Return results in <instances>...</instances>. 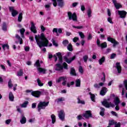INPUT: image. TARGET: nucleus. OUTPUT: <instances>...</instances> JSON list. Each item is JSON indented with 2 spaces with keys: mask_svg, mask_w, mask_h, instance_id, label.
Wrapping results in <instances>:
<instances>
[{
  "mask_svg": "<svg viewBox=\"0 0 127 127\" xmlns=\"http://www.w3.org/2000/svg\"><path fill=\"white\" fill-rule=\"evenodd\" d=\"M35 38L36 41L40 48L41 47H46L48 46V43H49V41L45 37V35L44 33H41L40 35H35Z\"/></svg>",
  "mask_w": 127,
  "mask_h": 127,
  "instance_id": "obj_1",
  "label": "nucleus"
},
{
  "mask_svg": "<svg viewBox=\"0 0 127 127\" xmlns=\"http://www.w3.org/2000/svg\"><path fill=\"white\" fill-rule=\"evenodd\" d=\"M57 56L59 58V64H57L55 65L54 69H56V71H61V70H63V66L61 65V63H62V54L60 52H59L56 54V55H54V58H55V61L56 62L57 61Z\"/></svg>",
  "mask_w": 127,
  "mask_h": 127,
  "instance_id": "obj_2",
  "label": "nucleus"
},
{
  "mask_svg": "<svg viewBox=\"0 0 127 127\" xmlns=\"http://www.w3.org/2000/svg\"><path fill=\"white\" fill-rule=\"evenodd\" d=\"M110 101V99L105 100L102 102V104L105 108H115V104Z\"/></svg>",
  "mask_w": 127,
  "mask_h": 127,
  "instance_id": "obj_3",
  "label": "nucleus"
},
{
  "mask_svg": "<svg viewBox=\"0 0 127 127\" xmlns=\"http://www.w3.org/2000/svg\"><path fill=\"white\" fill-rule=\"evenodd\" d=\"M34 66L35 67H37V70H38L39 73H43V74L45 73L46 70H45V69L44 68L40 67L41 65H40V63L39 62V60H37L36 62L34 64Z\"/></svg>",
  "mask_w": 127,
  "mask_h": 127,
  "instance_id": "obj_4",
  "label": "nucleus"
},
{
  "mask_svg": "<svg viewBox=\"0 0 127 127\" xmlns=\"http://www.w3.org/2000/svg\"><path fill=\"white\" fill-rule=\"evenodd\" d=\"M67 15L68 16V19L69 20H73V21H77V14L76 13H73L69 11L67 12Z\"/></svg>",
  "mask_w": 127,
  "mask_h": 127,
  "instance_id": "obj_5",
  "label": "nucleus"
},
{
  "mask_svg": "<svg viewBox=\"0 0 127 127\" xmlns=\"http://www.w3.org/2000/svg\"><path fill=\"white\" fill-rule=\"evenodd\" d=\"M49 102H40L38 106V111L40 112L41 109H45L46 107L48 106Z\"/></svg>",
  "mask_w": 127,
  "mask_h": 127,
  "instance_id": "obj_6",
  "label": "nucleus"
},
{
  "mask_svg": "<svg viewBox=\"0 0 127 127\" xmlns=\"http://www.w3.org/2000/svg\"><path fill=\"white\" fill-rule=\"evenodd\" d=\"M118 13L121 18H126L127 13L125 10H118Z\"/></svg>",
  "mask_w": 127,
  "mask_h": 127,
  "instance_id": "obj_7",
  "label": "nucleus"
},
{
  "mask_svg": "<svg viewBox=\"0 0 127 127\" xmlns=\"http://www.w3.org/2000/svg\"><path fill=\"white\" fill-rule=\"evenodd\" d=\"M108 41H109V42H111V43H113V47H115L119 44V42L118 41H116V40L113 38L111 37H108L107 38Z\"/></svg>",
  "mask_w": 127,
  "mask_h": 127,
  "instance_id": "obj_8",
  "label": "nucleus"
},
{
  "mask_svg": "<svg viewBox=\"0 0 127 127\" xmlns=\"http://www.w3.org/2000/svg\"><path fill=\"white\" fill-rule=\"evenodd\" d=\"M59 118L61 121H64L65 113L64 112V111L61 110L59 112Z\"/></svg>",
  "mask_w": 127,
  "mask_h": 127,
  "instance_id": "obj_9",
  "label": "nucleus"
},
{
  "mask_svg": "<svg viewBox=\"0 0 127 127\" xmlns=\"http://www.w3.org/2000/svg\"><path fill=\"white\" fill-rule=\"evenodd\" d=\"M97 44L98 46L101 47V48H106L107 46V42H105L103 43H100V39H98L97 41Z\"/></svg>",
  "mask_w": 127,
  "mask_h": 127,
  "instance_id": "obj_10",
  "label": "nucleus"
},
{
  "mask_svg": "<svg viewBox=\"0 0 127 127\" xmlns=\"http://www.w3.org/2000/svg\"><path fill=\"white\" fill-rule=\"evenodd\" d=\"M64 59L65 62H67L68 64H70V63H71V62H72V61H74V60L76 59V56H74L70 59H68L67 57H64Z\"/></svg>",
  "mask_w": 127,
  "mask_h": 127,
  "instance_id": "obj_11",
  "label": "nucleus"
},
{
  "mask_svg": "<svg viewBox=\"0 0 127 127\" xmlns=\"http://www.w3.org/2000/svg\"><path fill=\"white\" fill-rule=\"evenodd\" d=\"M9 11L11 12V14L12 16L13 17L16 16V15L18 14V12H17L16 10H15L13 7H9Z\"/></svg>",
  "mask_w": 127,
  "mask_h": 127,
  "instance_id": "obj_12",
  "label": "nucleus"
},
{
  "mask_svg": "<svg viewBox=\"0 0 127 127\" xmlns=\"http://www.w3.org/2000/svg\"><path fill=\"white\" fill-rule=\"evenodd\" d=\"M83 117L85 119H89L90 118H92V113H91V111H87L85 112V113L83 114Z\"/></svg>",
  "mask_w": 127,
  "mask_h": 127,
  "instance_id": "obj_13",
  "label": "nucleus"
},
{
  "mask_svg": "<svg viewBox=\"0 0 127 127\" xmlns=\"http://www.w3.org/2000/svg\"><path fill=\"white\" fill-rule=\"evenodd\" d=\"M31 31H32V32H33V33H37V30H36V27H35V24H34V23L33 22H31Z\"/></svg>",
  "mask_w": 127,
  "mask_h": 127,
  "instance_id": "obj_14",
  "label": "nucleus"
},
{
  "mask_svg": "<svg viewBox=\"0 0 127 127\" xmlns=\"http://www.w3.org/2000/svg\"><path fill=\"white\" fill-rule=\"evenodd\" d=\"M112 2L114 3V6L117 9H120V8L122 7V4L120 3H118L117 0H113Z\"/></svg>",
  "mask_w": 127,
  "mask_h": 127,
  "instance_id": "obj_15",
  "label": "nucleus"
},
{
  "mask_svg": "<svg viewBox=\"0 0 127 127\" xmlns=\"http://www.w3.org/2000/svg\"><path fill=\"white\" fill-rule=\"evenodd\" d=\"M31 94L34 97H36V98H39L40 95H41V92L39 91H33L31 92Z\"/></svg>",
  "mask_w": 127,
  "mask_h": 127,
  "instance_id": "obj_16",
  "label": "nucleus"
},
{
  "mask_svg": "<svg viewBox=\"0 0 127 127\" xmlns=\"http://www.w3.org/2000/svg\"><path fill=\"white\" fill-rule=\"evenodd\" d=\"M65 80H67L66 76H61L56 79V83H61L62 81H65Z\"/></svg>",
  "mask_w": 127,
  "mask_h": 127,
  "instance_id": "obj_17",
  "label": "nucleus"
},
{
  "mask_svg": "<svg viewBox=\"0 0 127 127\" xmlns=\"http://www.w3.org/2000/svg\"><path fill=\"white\" fill-rule=\"evenodd\" d=\"M107 92H108V89L105 87H103L100 91V95H101V96H105Z\"/></svg>",
  "mask_w": 127,
  "mask_h": 127,
  "instance_id": "obj_18",
  "label": "nucleus"
},
{
  "mask_svg": "<svg viewBox=\"0 0 127 127\" xmlns=\"http://www.w3.org/2000/svg\"><path fill=\"white\" fill-rule=\"evenodd\" d=\"M16 39L17 40L16 41V43H18V42H19L20 44H22V39L20 38L19 35H16Z\"/></svg>",
  "mask_w": 127,
  "mask_h": 127,
  "instance_id": "obj_19",
  "label": "nucleus"
},
{
  "mask_svg": "<svg viewBox=\"0 0 127 127\" xmlns=\"http://www.w3.org/2000/svg\"><path fill=\"white\" fill-rule=\"evenodd\" d=\"M116 68L118 73H122V66H121V64L120 63H116Z\"/></svg>",
  "mask_w": 127,
  "mask_h": 127,
  "instance_id": "obj_20",
  "label": "nucleus"
},
{
  "mask_svg": "<svg viewBox=\"0 0 127 127\" xmlns=\"http://www.w3.org/2000/svg\"><path fill=\"white\" fill-rule=\"evenodd\" d=\"M9 100L10 102H13L14 101V96L11 92H10L9 94Z\"/></svg>",
  "mask_w": 127,
  "mask_h": 127,
  "instance_id": "obj_21",
  "label": "nucleus"
},
{
  "mask_svg": "<svg viewBox=\"0 0 127 127\" xmlns=\"http://www.w3.org/2000/svg\"><path fill=\"white\" fill-rule=\"evenodd\" d=\"M21 118V119L20 122L21 124H22V125H24V124H25V123H26V118H25V117H24V115H22Z\"/></svg>",
  "mask_w": 127,
  "mask_h": 127,
  "instance_id": "obj_22",
  "label": "nucleus"
},
{
  "mask_svg": "<svg viewBox=\"0 0 127 127\" xmlns=\"http://www.w3.org/2000/svg\"><path fill=\"white\" fill-rule=\"evenodd\" d=\"M120 98L116 96L114 98V103L115 105H119L120 104Z\"/></svg>",
  "mask_w": 127,
  "mask_h": 127,
  "instance_id": "obj_23",
  "label": "nucleus"
},
{
  "mask_svg": "<svg viewBox=\"0 0 127 127\" xmlns=\"http://www.w3.org/2000/svg\"><path fill=\"white\" fill-rule=\"evenodd\" d=\"M105 57H102L99 60L98 62L99 65H102L104 62H105Z\"/></svg>",
  "mask_w": 127,
  "mask_h": 127,
  "instance_id": "obj_24",
  "label": "nucleus"
},
{
  "mask_svg": "<svg viewBox=\"0 0 127 127\" xmlns=\"http://www.w3.org/2000/svg\"><path fill=\"white\" fill-rule=\"evenodd\" d=\"M119 88H120V90H121V89H122V96H124V95H125V88H124V85L120 84Z\"/></svg>",
  "mask_w": 127,
  "mask_h": 127,
  "instance_id": "obj_25",
  "label": "nucleus"
},
{
  "mask_svg": "<svg viewBox=\"0 0 127 127\" xmlns=\"http://www.w3.org/2000/svg\"><path fill=\"white\" fill-rule=\"evenodd\" d=\"M51 118L52 119V124H55V122H56V117L54 115H52L51 116Z\"/></svg>",
  "mask_w": 127,
  "mask_h": 127,
  "instance_id": "obj_26",
  "label": "nucleus"
},
{
  "mask_svg": "<svg viewBox=\"0 0 127 127\" xmlns=\"http://www.w3.org/2000/svg\"><path fill=\"white\" fill-rule=\"evenodd\" d=\"M100 110V116H102V117H104L105 115V108L101 107Z\"/></svg>",
  "mask_w": 127,
  "mask_h": 127,
  "instance_id": "obj_27",
  "label": "nucleus"
},
{
  "mask_svg": "<svg viewBox=\"0 0 127 127\" xmlns=\"http://www.w3.org/2000/svg\"><path fill=\"white\" fill-rule=\"evenodd\" d=\"M75 86H76V87H80L81 86V80L80 79H77L76 80Z\"/></svg>",
  "mask_w": 127,
  "mask_h": 127,
  "instance_id": "obj_28",
  "label": "nucleus"
},
{
  "mask_svg": "<svg viewBox=\"0 0 127 127\" xmlns=\"http://www.w3.org/2000/svg\"><path fill=\"white\" fill-rule=\"evenodd\" d=\"M2 47L3 50H5V49H9V46H8L7 44H2Z\"/></svg>",
  "mask_w": 127,
  "mask_h": 127,
  "instance_id": "obj_29",
  "label": "nucleus"
},
{
  "mask_svg": "<svg viewBox=\"0 0 127 127\" xmlns=\"http://www.w3.org/2000/svg\"><path fill=\"white\" fill-rule=\"evenodd\" d=\"M89 95L90 96V99L92 102H95V94H92V93L89 92Z\"/></svg>",
  "mask_w": 127,
  "mask_h": 127,
  "instance_id": "obj_30",
  "label": "nucleus"
},
{
  "mask_svg": "<svg viewBox=\"0 0 127 127\" xmlns=\"http://www.w3.org/2000/svg\"><path fill=\"white\" fill-rule=\"evenodd\" d=\"M27 105H28V102L25 101L23 104H21L20 106L21 108H26V107H27Z\"/></svg>",
  "mask_w": 127,
  "mask_h": 127,
  "instance_id": "obj_31",
  "label": "nucleus"
},
{
  "mask_svg": "<svg viewBox=\"0 0 127 127\" xmlns=\"http://www.w3.org/2000/svg\"><path fill=\"white\" fill-rule=\"evenodd\" d=\"M37 82L38 83V86H39L40 87H42V86H43V83H42L41 80H40L39 78H38L37 79Z\"/></svg>",
  "mask_w": 127,
  "mask_h": 127,
  "instance_id": "obj_32",
  "label": "nucleus"
},
{
  "mask_svg": "<svg viewBox=\"0 0 127 127\" xmlns=\"http://www.w3.org/2000/svg\"><path fill=\"white\" fill-rule=\"evenodd\" d=\"M58 5L60 7H62L64 5V2L63 1H60L58 2Z\"/></svg>",
  "mask_w": 127,
  "mask_h": 127,
  "instance_id": "obj_33",
  "label": "nucleus"
},
{
  "mask_svg": "<svg viewBox=\"0 0 127 127\" xmlns=\"http://www.w3.org/2000/svg\"><path fill=\"white\" fill-rule=\"evenodd\" d=\"M70 74L73 76H76V72L74 68H71L70 69Z\"/></svg>",
  "mask_w": 127,
  "mask_h": 127,
  "instance_id": "obj_34",
  "label": "nucleus"
},
{
  "mask_svg": "<svg viewBox=\"0 0 127 127\" xmlns=\"http://www.w3.org/2000/svg\"><path fill=\"white\" fill-rule=\"evenodd\" d=\"M2 29L4 31H6V30H7V27L6 26V24H5V23H3Z\"/></svg>",
  "mask_w": 127,
  "mask_h": 127,
  "instance_id": "obj_35",
  "label": "nucleus"
},
{
  "mask_svg": "<svg viewBox=\"0 0 127 127\" xmlns=\"http://www.w3.org/2000/svg\"><path fill=\"white\" fill-rule=\"evenodd\" d=\"M22 20V13H20L18 17V21L20 22Z\"/></svg>",
  "mask_w": 127,
  "mask_h": 127,
  "instance_id": "obj_36",
  "label": "nucleus"
},
{
  "mask_svg": "<svg viewBox=\"0 0 127 127\" xmlns=\"http://www.w3.org/2000/svg\"><path fill=\"white\" fill-rule=\"evenodd\" d=\"M20 32L21 33V35L22 37H24L23 34H24V32H25V29L22 28L20 30Z\"/></svg>",
  "mask_w": 127,
  "mask_h": 127,
  "instance_id": "obj_37",
  "label": "nucleus"
},
{
  "mask_svg": "<svg viewBox=\"0 0 127 127\" xmlns=\"http://www.w3.org/2000/svg\"><path fill=\"white\" fill-rule=\"evenodd\" d=\"M92 10L91 9H89L87 10V15L88 16V17H91L92 16Z\"/></svg>",
  "mask_w": 127,
  "mask_h": 127,
  "instance_id": "obj_38",
  "label": "nucleus"
},
{
  "mask_svg": "<svg viewBox=\"0 0 127 127\" xmlns=\"http://www.w3.org/2000/svg\"><path fill=\"white\" fill-rule=\"evenodd\" d=\"M77 102L78 104H82V105H84L85 104V101L80 100L79 98H77Z\"/></svg>",
  "mask_w": 127,
  "mask_h": 127,
  "instance_id": "obj_39",
  "label": "nucleus"
},
{
  "mask_svg": "<svg viewBox=\"0 0 127 127\" xmlns=\"http://www.w3.org/2000/svg\"><path fill=\"white\" fill-rule=\"evenodd\" d=\"M67 49L69 50V51H72L73 49L72 47V45L71 44H69L67 46Z\"/></svg>",
  "mask_w": 127,
  "mask_h": 127,
  "instance_id": "obj_40",
  "label": "nucleus"
},
{
  "mask_svg": "<svg viewBox=\"0 0 127 127\" xmlns=\"http://www.w3.org/2000/svg\"><path fill=\"white\" fill-rule=\"evenodd\" d=\"M83 58L84 62H85V63H87V61L88 60V58H89L88 56L87 55H85V56H83Z\"/></svg>",
  "mask_w": 127,
  "mask_h": 127,
  "instance_id": "obj_41",
  "label": "nucleus"
},
{
  "mask_svg": "<svg viewBox=\"0 0 127 127\" xmlns=\"http://www.w3.org/2000/svg\"><path fill=\"white\" fill-rule=\"evenodd\" d=\"M23 74V71H22V70L21 69L18 72L17 76H22Z\"/></svg>",
  "mask_w": 127,
  "mask_h": 127,
  "instance_id": "obj_42",
  "label": "nucleus"
},
{
  "mask_svg": "<svg viewBox=\"0 0 127 127\" xmlns=\"http://www.w3.org/2000/svg\"><path fill=\"white\" fill-rule=\"evenodd\" d=\"M68 43H69V42L67 40H65L63 42V44L64 46H67V45H68Z\"/></svg>",
  "mask_w": 127,
  "mask_h": 127,
  "instance_id": "obj_43",
  "label": "nucleus"
},
{
  "mask_svg": "<svg viewBox=\"0 0 127 127\" xmlns=\"http://www.w3.org/2000/svg\"><path fill=\"white\" fill-rule=\"evenodd\" d=\"M67 86L69 88L71 86H73L74 85V81H71V82L66 83Z\"/></svg>",
  "mask_w": 127,
  "mask_h": 127,
  "instance_id": "obj_44",
  "label": "nucleus"
},
{
  "mask_svg": "<svg viewBox=\"0 0 127 127\" xmlns=\"http://www.w3.org/2000/svg\"><path fill=\"white\" fill-rule=\"evenodd\" d=\"M63 66L64 69H66V70L68 69V64H67L66 63H64L63 64Z\"/></svg>",
  "mask_w": 127,
  "mask_h": 127,
  "instance_id": "obj_45",
  "label": "nucleus"
},
{
  "mask_svg": "<svg viewBox=\"0 0 127 127\" xmlns=\"http://www.w3.org/2000/svg\"><path fill=\"white\" fill-rule=\"evenodd\" d=\"M9 88H12V83H11V80L10 79L8 83Z\"/></svg>",
  "mask_w": 127,
  "mask_h": 127,
  "instance_id": "obj_46",
  "label": "nucleus"
},
{
  "mask_svg": "<svg viewBox=\"0 0 127 127\" xmlns=\"http://www.w3.org/2000/svg\"><path fill=\"white\" fill-rule=\"evenodd\" d=\"M79 35H80L81 38H85V35L82 32H79Z\"/></svg>",
  "mask_w": 127,
  "mask_h": 127,
  "instance_id": "obj_47",
  "label": "nucleus"
},
{
  "mask_svg": "<svg viewBox=\"0 0 127 127\" xmlns=\"http://www.w3.org/2000/svg\"><path fill=\"white\" fill-rule=\"evenodd\" d=\"M124 85L126 89L127 90V79H125L124 81Z\"/></svg>",
  "mask_w": 127,
  "mask_h": 127,
  "instance_id": "obj_48",
  "label": "nucleus"
},
{
  "mask_svg": "<svg viewBox=\"0 0 127 127\" xmlns=\"http://www.w3.org/2000/svg\"><path fill=\"white\" fill-rule=\"evenodd\" d=\"M115 124V121L114 120L110 121L109 123V127L110 126H113V125Z\"/></svg>",
  "mask_w": 127,
  "mask_h": 127,
  "instance_id": "obj_49",
  "label": "nucleus"
},
{
  "mask_svg": "<svg viewBox=\"0 0 127 127\" xmlns=\"http://www.w3.org/2000/svg\"><path fill=\"white\" fill-rule=\"evenodd\" d=\"M107 20H108V22L113 24V20H112V18H111V17H108L107 19Z\"/></svg>",
  "mask_w": 127,
  "mask_h": 127,
  "instance_id": "obj_50",
  "label": "nucleus"
},
{
  "mask_svg": "<svg viewBox=\"0 0 127 127\" xmlns=\"http://www.w3.org/2000/svg\"><path fill=\"white\" fill-rule=\"evenodd\" d=\"M52 42L53 43V45H54V46H56V47H57V46H58V44L55 42V41H54V39L52 40Z\"/></svg>",
  "mask_w": 127,
  "mask_h": 127,
  "instance_id": "obj_51",
  "label": "nucleus"
},
{
  "mask_svg": "<svg viewBox=\"0 0 127 127\" xmlns=\"http://www.w3.org/2000/svg\"><path fill=\"white\" fill-rule=\"evenodd\" d=\"M72 27H73V28H77V29H82V28H83L82 26H72Z\"/></svg>",
  "mask_w": 127,
  "mask_h": 127,
  "instance_id": "obj_52",
  "label": "nucleus"
},
{
  "mask_svg": "<svg viewBox=\"0 0 127 127\" xmlns=\"http://www.w3.org/2000/svg\"><path fill=\"white\" fill-rule=\"evenodd\" d=\"M78 4H79V3L78 2H74L72 3V6L73 7H76V6H77V5Z\"/></svg>",
  "mask_w": 127,
  "mask_h": 127,
  "instance_id": "obj_53",
  "label": "nucleus"
},
{
  "mask_svg": "<svg viewBox=\"0 0 127 127\" xmlns=\"http://www.w3.org/2000/svg\"><path fill=\"white\" fill-rule=\"evenodd\" d=\"M79 71L80 72V73H81V74H83L84 71L83 70V67H82V66H79Z\"/></svg>",
  "mask_w": 127,
  "mask_h": 127,
  "instance_id": "obj_54",
  "label": "nucleus"
},
{
  "mask_svg": "<svg viewBox=\"0 0 127 127\" xmlns=\"http://www.w3.org/2000/svg\"><path fill=\"white\" fill-rule=\"evenodd\" d=\"M41 29L43 32H44V31L46 30V28H45L43 25H41Z\"/></svg>",
  "mask_w": 127,
  "mask_h": 127,
  "instance_id": "obj_55",
  "label": "nucleus"
},
{
  "mask_svg": "<svg viewBox=\"0 0 127 127\" xmlns=\"http://www.w3.org/2000/svg\"><path fill=\"white\" fill-rule=\"evenodd\" d=\"M52 1H53V4L54 6L56 7L57 6V2L56 1V0H52Z\"/></svg>",
  "mask_w": 127,
  "mask_h": 127,
  "instance_id": "obj_56",
  "label": "nucleus"
},
{
  "mask_svg": "<svg viewBox=\"0 0 127 127\" xmlns=\"http://www.w3.org/2000/svg\"><path fill=\"white\" fill-rule=\"evenodd\" d=\"M64 100V98L63 97H61V98H60L58 99V102H63V101Z\"/></svg>",
  "mask_w": 127,
  "mask_h": 127,
  "instance_id": "obj_57",
  "label": "nucleus"
},
{
  "mask_svg": "<svg viewBox=\"0 0 127 127\" xmlns=\"http://www.w3.org/2000/svg\"><path fill=\"white\" fill-rule=\"evenodd\" d=\"M53 33H54L55 32L56 33H58V29H57L56 28H54L53 30Z\"/></svg>",
  "mask_w": 127,
  "mask_h": 127,
  "instance_id": "obj_58",
  "label": "nucleus"
},
{
  "mask_svg": "<svg viewBox=\"0 0 127 127\" xmlns=\"http://www.w3.org/2000/svg\"><path fill=\"white\" fill-rule=\"evenodd\" d=\"M86 9V8H85V6L84 5H81V10L82 11H84Z\"/></svg>",
  "mask_w": 127,
  "mask_h": 127,
  "instance_id": "obj_59",
  "label": "nucleus"
},
{
  "mask_svg": "<svg viewBox=\"0 0 127 127\" xmlns=\"http://www.w3.org/2000/svg\"><path fill=\"white\" fill-rule=\"evenodd\" d=\"M111 114L115 116V117H118V114L116 112L114 111H111Z\"/></svg>",
  "mask_w": 127,
  "mask_h": 127,
  "instance_id": "obj_60",
  "label": "nucleus"
},
{
  "mask_svg": "<svg viewBox=\"0 0 127 127\" xmlns=\"http://www.w3.org/2000/svg\"><path fill=\"white\" fill-rule=\"evenodd\" d=\"M78 40H79V38L75 37L73 38V42H77Z\"/></svg>",
  "mask_w": 127,
  "mask_h": 127,
  "instance_id": "obj_61",
  "label": "nucleus"
},
{
  "mask_svg": "<svg viewBox=\"0 0 127 127\" xmlns=\"http://www.w3.org/2000/svg\"><path fill=\"white\" fill-rule=\"evenodd\" d=\"M34 121H35V119L33 118L29 120V123H34Z\"/></svg>",
  "mask_w": 127,
  "mask_h": 127,
  "instance_id": "obj_62",
  "label": "nucleus"
},
{
  "mask_svg": "<svg viewBox=\"0 0 127 127\" xmlns=\"http://www.w3.org/2000/svg\"><path fill=\"white\" fill-rule=\"evenodd\" d=\"M115 127H121V123H118L117 124H116Z\"/></svg>",
  "mask_w": 127,
  "mask_h": 127,
  "instance_id": "obj_63",
  "label": "nucleus"
},
{
  "mask_svg": "<svg viewBox=\"0 0 127 127\" xmlns=\"http://www.w3.org/2000/svg\"><path fill=\"white\" fill-rule=\"evenodd\" d=\"M24 49L25 51L28 52L29 51V47H25Z\"/></svg>",
  "mask_w": 127,
  "mask_h": 127,
  "instance_id": "obj_64",
  "label": "nucleus"
}]
</instances>
